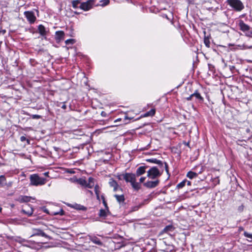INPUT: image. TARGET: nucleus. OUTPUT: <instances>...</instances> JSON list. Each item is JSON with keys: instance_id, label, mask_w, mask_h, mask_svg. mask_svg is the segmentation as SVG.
Instances as JSON below:
<instances>
[{"instance_id": "58", "label": "nucleus", "mask_w": 252, "mask_h": 252, "mask_svg": "<svg viewBox=\"0 0 252 252\" xmlns=\"http://www.w3.org/2000/svg\"><path fill=\"white\" fill-rule=\"evenodd\" d=\"M119 187H113V190L114 191H116L118 189Z\"/></svg>"}, {"instance_id": "50", "label": "nucleus", "mask_w": 252, "mask_h": 252, "mask_svg": "<svg viewBox=\"0 0 252 252\" xmlns=\"http://www.w3.org/2000/svg\"><path fill=\"white\" fill-rule=\"evenodd\" d=\"M101 115L102 117H106L107 115V113L104 111H102L101 113Z\"/></svg>"}, {"instance_id": "32", "label": "nucleus", "mask_w": 252, "mask_h": 252, "mask_svg": "<svg viewBox=\"0 0 252 252\" xmlns=\"http://www.w3.org/2000/svg\"><path fill=\"white\" fill-rule=\"evenodd\" d=\"M64 212L62 209H61L60 210V211H59V212H52L51 213V215H60L61 216H63L64 215Z\"/></svg>"}, {"instance_id": "26", "label": "nucleus", "mask_w": 252, "mask_h": 252, "mask_svg": "<svg viewBox=\"0 0 252 252\" xmlns=\"http://www.w3.org/2000/svg\"><path fill=\"white\" fill-rule=\"evenodd\" d=\"M81 0H73L71 1L72 6L74 8H77L79 7V5L81 4Z\"/></svg>"}, {"instance_id": "35", "label": "nucleus", "mask_w": 252, "mask_h": 252, "mask_svg": "<svg viewBox=\"0 0 252 252\" xmlns=\"http://www.w3.org/2000/svg\"><path fill=\"white\" fill-rule=\"evenodd\" d=\"M186 182L187 181L186 180L183 181L182 182H180L177 185L176 188L177 189L183 188L185 186Z\"/></svg>"}, {"instance_id": "10", "label": "nucleus", "mask_w": 252, "mask_h": 252, "mask_svg": "<svg viewBox=\"0 0 252 252\" xmlns=\"http://www.w3.org/2000/svg\"><path fill=\"white\" fill-rule=\"evenodd\" d=\"M22 209V212L27 215L28 216H31L33 212V209L31 205L30 204H26Z\"/></svg>"}, {"instance_id": "45", "label": "nucleus", "mask_w": 252, "mask_h": 252, "mask_svg": "<svg viewBox=\"0 0 252 252\" xmlns=\"http://www.w3.org/2000/svg\"><path fill=\"white\" fill-rule=\"evenodd\" d=\"M102 203H103L105 209L107 210L108 212H109V208H108V205H107L106 200H103V201H102Z\"/></svg>"}, {"instance_id": "22", "label": "nucleus", "mask_w": 252, "mask_h": 252, "mask_svg": "<svg viewBox=\"0 0 252 252\" xmlns=\"http://www.w3.org/2000/svg\"><path fill=\"white\" fill-rule=\"evenodd\" d=\"M114 196L116 199L117 201L120 203H123L125 200V196L123 194L122 195H118L115 194Z\"/></svg>"}, {"instance_id": "17", "label": "nucleus", "mask_w": 252, "mask_h": 252, "mask_svg": "<svg viewBox=\"0 0 252 252\" xmlns=\"http://www.w3.org/2000/svg\"><path fill=\"white\" fill-rule=\"evenodd\" d=\"M37 29L38 33L40 35L42 36H45L46 35L47 31H46L45 27L43 25H39L38 26Z\"/></svg>"}, {"instance_id": "31", "label": "nucleus", "mask_w": 252, "mask_h": 252, "mask_svg": "<svg viewBox=\"0 0 252 252\" xmlns=\"http://www.w3.org/2000/svg\"><path fill=\"white\" fill-rule=\"evenodd\" d=\"M110 3L109 0H101L99 1V5L102 7L108 5Z\"/></svg>"}, {"instance_id": "40", "label": "nucleus", "mask_w": 252, "mask_h": 252, "mask_svg": "<svg viewBox=\"0 0 252 252\" xmlns=\"http://www.w3.org/2000/svg\"><path fill=\"white\" fill-rule=\"evenodd\" d=\"M244 206L243 204H241L240 206H239L238 207V211L240 213L241 212H242L243 211H244Z\"/></svg>"}, {"instance_id": "18", "label": "nucleus", "mask_w": 252, "mask_h": 252, "mask_svg": "<svg viewBox=\"0 0 252 252\" xmlns=\"http://www.w3.org/2000/svg\"><path fill=\"white\" fill-rule=\"evenodd\" d=\"M90 240L94 244L97 245L98 246H102L103 243L100 240L99 238H98L96 236H91L90 238Z\"/></svg>"}, {"instance_id": "27", "label": "nucleus", "mask_w": 252, "mask_h": 252, "mask_svg": "<svg viewBox=\"0 0 252 252\" xmlns=\"http://www.w3.org/2000/svg\"><path fill=\"white\" fill-rule=\"evenodd\" d=\"M77 182L79 185L87 188V181L86 180L82 178H79L77 180Z\"/></svg>"}, {"instance_id": "20", "label": "nucleus", "mask_w": 252, "mask_h": 252, "mask_svg": "<svg viewBox=\"0 0 252 252\" xmlns=\"http://www.w3.org/2000/svg\"><path fill=\"white\" fill-rule=\"evenodd\" d=\"M109 213H110V212L109 211L108 212L106 209L105 210V209H101L99 210V212L98 213V216L100 218L105 219L107 217V216Z\"/></svg>"}, {"instance_id": "28", "label": "nucleus", "mask_w": 252, "mask_h": 252, "mask_svg": "<svg viewBox=\"0 0 252 252\" xmlns=\"http://www.w3.org/2000/svg\"><path fill=\"white\" fill-rule=\"evenodd\" d=\"M5 185H6V178L4 175H1L0 176V186L3 187Z\"/></svg>"}, {"instance_id": "64", "label": "nucleus", "mask_w": 252, "mask_h": 252, "mask_svg": "<svg viewBox=\"0 0 252 252\" xmlns=\"http://www.w3.org/2000/svg\"><path fill=\"white\" fill-rule=\"evenodd\" d=\"M74 13L76 14H79L80 13L78 12H76V11H75Z\"/></svg>"}, {"instance_id": "36", "label": "nucleus", "mask_w": 252, "mask_h": 252, "mask_svg": "<svg viewBox=\"0 0 252 252\" xmlns=\"http://www.w3.org/2000/svg\"><path fill=\"white\" fill-rule=\"evenodd\" d=\"M244 32L245 33L246 36L252 37V29L251 28H250V30H248L247 31V32Z\"/></svg>"}, {"instance_id": "56", "label": "nucleus", "mask_w": 252, "mask_h": 252, "mask_svg": "<svg viewBox=\"0 0 252 252\" xmlns=\"http://www.w3.org/2000/svg\"><path fill=\"white\" fill-rule=\"evenodd\" d=\"M148 116H149V114H148V112H146V113H145V114L143 115V117H148Z\"/></svg>"}, {"instance_id": "38", "label": "nucleus", "mask_w": 252, "mask_h": 252, "mask_svg": "<svg viewBox=\"0 0 252 252\" xmlns=\"http://www.w3.org/2000/svg\"><path fill=\"white\" fill-rule=\"evenodd\" d=\"M244 235L246 237L250 239H251L250 241H252V234L249 233H248V232H247L246 231H245L244 233Z\"/></svg>"}, {"instance_id": "43", "label": "nucleus", "mask_w": 252, "mask_h": 252, "mask_svg": "<svg viewBox=\"0 0 252 252\" xmlns=\"http://www.w3.org/2000/svg\"><path fill=\"white\" fill-rule=\"evenodd\" d=\"M30 116L33 119H39L41 118V116L40 115H30Z\"/></svg>"}, {"instance_id": "34", "label": "nucleus", "mask_w": 252, "mask_h": 252, "mask_svg": "<svg viewBox=\"0 0 252 252\" xmlns=\"http://www.w3.org/2000/svg\"><path fill=\"white\" fill-rule=\"evenodd\" d=\"M241 49L245 50L248 49H252V45L249 46L246 44H244L242 45L238 46Z\"/></svg>"}, {"instance_id": "47", "label": "nucleus", "mask_w": 252, "mask_h": 252, "mask_svg": "<svg viewBox=\"0 0 252 252\" xmlns=\"http://www.w3.org/2000/svg\"><path fill=\"white\" fill-rule=\"evenodd\" d=\"M130 119H131V118H129V117H127V116H125V124L128 123V122H126V121L127 120H130Z\"/></svg>"}, {"instance_id": "24", "label": "nucleus", "mask_w": 252, "mask_h": 252, "mask_svg": "<svg viewBox=\"0 0 252 252\" xmlns=\"http://www.w3.org/2000/svg\"><path fill=\"white\" fill-rule=\"evenodd\" d=\"M94 186V178L89 177L87 182V188L92 189Z\"/></svg>"}, {"instance_id": "23", "label": "nucleus", "mask_w": 252, "mask_h": 252, "mask_svg": "<svg viewBox=\"0 0 252 252\" xmlns=\"http://www.w3.org/2000/svg\"><path fill=\"white\" fill-rule=\"evenodd\" d=\"M198 174L197 173L192 172L191 171H189V172H188L187 174V177L190 179H192L193 178H196Z\"/></svg>"}, {"instance_id": "19", "label": "nucleus", "mask_w": 252, "mask_h": 252, "mask_svg": "<svg viewBox=\"0 0 252 252\" xmlns=\"http://www.w3.org/2000/svg\"><path fill=\"white\" fill-rule=\"evenodd\" d=\"M70 206L71 208H74L77 210L86 211L87 209V208L86 207H85L82 205L76 204V203H75L74 204L71 205Z\"/></svg>"}, {"instance_id": "2", "label": "nucleus", "mask_w": 252, "mask_h": 252, "mask_svg": "<svg viewBox=\"0 0 252 252\" xmlns=\"http://www.w3.org/2000/svg\"><path fill=\"white\" fill-rule=\"evenodd\" d=\"M227 3L236 11H241L244 8V5L240 0H227Z\"/></svg>"}, {"instance_id": "37", "label": "nucleus", "mask_w": 252, "mask_h": 252, "mask_svg": "<svg viewBox=\"0 0 252 252\" xmlns=\"http://www.w3.org/2000/svg\"><path fill=\"white\" fill-rule=\"evenodd\" d=\"M75 42V40L74 39H67L65 41V43L66 44V45H73V44H74Z\"/></svg>"}, {"instance_id": "6", "label": "nucleus", "mask_w": 252, "mask_h": 252, "mask_svg": "<svg viewBox=\"0 0 252 252\" xmlns=\"http://www.w3.org/2000/svg\"><path fill=\"white\" fill-rule=\"evenodd\" d=\"M7 238L12 241L18 242L25 246H28L29 241L19 236H7Z\"/></svg>"}, {"instance_id": "5", "label": "nucleus", "mask_w": 252, "mask_h": 252, "mask_svg": "<svg viewBox=\"0 0 252 252\" xmlns=\"http://www.w3.org/2000/svg\"><path fill=\"white\" fill-rule=\"evenodd\" d=\"M24 14L30 24H33L36 20L34 13L32 11H25Z\"/></svg>"}, {"instance_id": "9", "label": "nucleus", "mask_w": 252, "mask_h": 252, "mask_svg": "<svg viewBox=\"0 0 252 252\" xmlns=\"http://www.w3.org/2000/svg\"><path fill=\"white\" fill-rule=\"evenodd\" d=\"M193 97H194L195 102L198 103H202L204 101V98L201 95L197 90H196L193 93Z\"/></svg>"}, {"instance_id": "8", "label": "nucleus", "mask_w": 252, "mask_h": 252, "mask_svg": "<svg viewBox=\"0 0 252 252\" xmlns=\"http://www.w3.org/2000/svg\"><path fill=\"white\" fill-rule=\"evenodd\" d=\"M159 181L156 180L155 181H149L144 183V186L147 188L152 189L158 186L159 184Z\"/></svg>"}, {"instance_id": "16", "label": "nucleus", "mask_w": 252, "mask_h": 252, "mask_svg": "<svg viewBox=\"0 0 252 252\" xmlns=\"http://www.w3.org/2000/svg\"><path fill=\"white\" fill-rule=\"evenodd\" d=\"M34 199L31 196H28L26 195H21L18 199V201L20 203L29 202L31 201V199Z\"/></svg>"}, {"instance_id": "59", "label": "nucleus", "mask_w": 252, "mask_h": 252, "mask_svg": "<svg viewBox=\"0 0 252 252\" xmlns=\"http://www.w3.org/2000/svg\"><path fill=\"white\" fill-rule=\"evenodd\" d=\"M121 121V118H119V119H117V120H116L114 122L116 123V122H119V121Z\"/></svg>"}, {"instance_id": "4", "label": "nucleus", "mask_w": 252, "mask_h": 252, "mask_svg": "<svg viewBox=\"0 0 252 252\" xmlns=\"http://www.w3.org/2000/svg\"><path fill=\"white\" fill-rule=\"evenodd\" d=\"M94 3V0H88L85 2H81L79 8L84 11H88L93 7Z\"/></svg>"}, {"instance_id": "55", "label": "nucleus", "mask_w": 252, "mask_h": 252, "mask_svg": "<svg viewBox=\"0 0 252 252\" xmlns=\"http://www.w3.org/2000/svg\"><path fill=\"white\" fill-rule=\"evenodd\" d=\"M101 198L102 201H103V200H105V197H104V195H101Z\"/></svg>"}, {"instance_id": "51", "label": "nucleus", "mask_w": 252, "mask_h": 252, "mask_svg": "<svg viewBox=\"0 0 252 252\" xmlns=\"http://www.w3.org/2000/svg\"><path fill=\"white\" fill-rule=\"evenodd\" d=\"M20 140H21V141L24 142V141H25V140H27V138H26V137H25L24 136H21L20 137Z\"/></svg>"}, {"instance_id": "49", "label": "nucleus", "mask_w": 252, "mask_h": 252, "mask_svg": "<svg viewBox=\"0 0 252 252\" xmlns=\"http://www.w3.org/2000/svg\"><path fill=\"white\" fill-rule=\"evenodd\" d=\"M208 67L210 70L212 71L214 68V66L211 64H208Z\"/></svg>"}, {"instance_id": "3", "label": "nucleus", "mask_w": 252, "mask_h": 252, "mask_svg": "<svg viewBox=\"0 0 252 252\" xmlns=\"http://www.w3.org/2000/svg\"><path fill=\"white\" fill-rule=\"evenodd\" d=\"M160 169L161 171V172L157 166H153L151 167L147 171V177L152 179H155L156 178L159 177L163 172V168Z\"/></svg>"}, {"instance_id": "61", "label": "nucleus", "mask_w": 252, "mask_h": 252, "mask_svg": "<svg viewBox=\"0 0 252 252\" xmlns=\"http://www.w3.org/2000/svg\"><path fill=\"white\" fill-rule=\"evenodd\" d=\"M187 184L188 186H190L191 185V182L190 181H188Z\"/></svg>"}, {"instance_id": "62", "label": "nucleus", "mask_w": 252, "mask_h": 252, "mask_svg": "<svg viewBox=\"0 0 252 252\" xmlns=\"http://www.w3.org/2000/svg\"><path fill=\"white\" fill-rule=\"evenodd\" d=\"M246 131H247V132H249L250 131V129L249 128H247L246 129Z\"/></svg>"}, {"instance_id": "11", "label": "nucleus", "mask_w": 252, "mask_h": 252, "mask_svg": "<svg viewBox=\"0 0 252 252\" xmlns=\"http://www.w3.org/2000/svg\"><path fill=\"white\" fill-rule=\"evenodd\" d=\"M175 229V227L173 225L170 224L166 226L160 232L159 235L162 234L164 233H167L168 234L171 235L170 233L172 232Z\"/></svg>"}, {"instance_id": "1", "label": "nucleus", "mask_w": 252, "mask_h": 252, "mask_svg": "<svg viewBox=\"0 0 252 252\" xmlns=\"http://www.w3.org/2000/svg\"><path fill=\"white\" fill-rule=\"evenodd\" d=\"M30 184L32 186L43 185L46 183V179L40 177L37 174H34L31 175L30 177Z\"/></svg>"}, {"instance_id": "44", "label": "nucleus", "mask_w": 252, "mask_h": 252, "mask_svg": "<svg viewBox=\"0 0 252 252\" xmlns=\"http://www.w3.org/2000/svg\"><path fill=\"white\" fill-rule=\"evenodd\" d=\"M123 176H124V173L123 174H118L117 175V177L118 178V179L119 180H124L123 179Z\"/></svg>"}, {"instance_id": "12", "label": "nucleus", "mask_w": 252, "mask_h": 252, "mask_svg": "<svg viewBox=\"0 0 252 252\" xmlns=\"http://www.w3.org/2000/svg\"><path fill=\"white\" fill-rule=\"evenodd\" d=\"M148 167V166L144 165L143 166H141L139 167L136 171V173L135 174L136 176H140L143 174H144L146 172V169Z\"/></svg>"}, {"instance_id": "46", "label": "nucleus", "mask_w": 252, "mask_h": 252, "mask_svg": "<svg viewBox=\"0 0 252 252\" xmlns=\"http://www.w3.org/2000/svg\"><path fill=\"white\" fill-rule=\"evenodd\" d=\"M193 94L190 95L189 97L186 98V99L188 101L191 100L193 99Z\"/></svg>"}, {"instance_id": "14", "label": "nucleus", "mask_w": 252, "mask_h": 252, "mask_svg": "<svg viewBox=\"0 0 252 252\" xmlns=\"http://www.w3.org/2000/svg\"><path fill=\"white\" fill-rule=\"evenodd\" d=\"M238 26L240 30L243 32H247V31L250 30V28H251L249 25L245 24L242 20L239 21Z\"/></svg>"}, {"instance_id": "30", "label": "nucleus", "mask_w": 252, "mask_h": 252, "mask_svg": "<svg viewBox=\"0 0 252 252\" xmlns=\"http://www.w3.org/2000/svg\"><path fill=\"white\" fill-rule=\"evenodd\" d=\"M204 43L207 47H208V48L210 47V42L209 36H206V35L204 36Z\"/></svg>"}, {"instance_id": "41", "label": "nucleus", "mask_w": 252, "mask_h": 252, "mask_svg": "<svg viewBox=\"0 0 252 252\" xmlns=\"http://www.w3.org/2000/svg\"><path fill=\"white\" fill-rule=\"evenodd\" d=\"M163 165H164V166H163V168L164 167L166 173L168 174H169V170H168V164L166 162H163Z\"/></svg>"}, {"instance_id": "54", "label": "nucleus", "mask_w": 252, "mask_h": 252, "mask_svg": "<svg viewBox=\"0 0 252 252\" xmlns=\"http://www.w3.org/2000/svg\"><path fill=\"white\" fill-rule=\"evenodd\" d=\"M12 182H9L8 184H6V186L7 187H10L12 185Z\"/></svg>"}, {"instance_id": "21", "label": "nucleus", "mask_w": 252, "mask_h": 252, "mask_svg": "<svg viewBox=\"0 0 252 252\" xmlns=\"http://www.w3.org/2000/svg\"><path fill=\"white\" fill-rule=\"evenodd\" d=\"M131 185L133 189L136 191L139 190L141 188V185L139 183L136 182V179L131 183Z\"/></svg>"}, {"instance_id": "33", "label": "nucleus", "mask_w": 252, "mask_h": 252, "mask_svg": "<svg viewBox=\"0 0 252 252\" xmlns=\"http://www.w3.org/2000/svg\"><path fill=\"white\" fill-rule=\"evenodd\" d=\"M146 200H145L143 203L140 204L139 205L133 206L131 209L132 211H137L140 207L144 205V202Z\"/></svg>"}, {"instance_id": "13", "label": "nucleus", "mask_w": 252, "mask_h": 252, "mask_svg": "<svg viewBox=\"0 0 252 252\" xmlns=\"http://www.w3.org/2000/svg\"><path fill=\"white\" fill-rule=\"evenodd\" d=\"M64 32L62 31H57L55 32V40L57 42L64 39Z\"/></svg>"}, {"instance_id": "53", "label": "nucleus", "mask_w": 252, "mask_h": 252, "mask_svg": "<svg viewBox=\"0 0 252 252\" xmlns=\"http://www.w3.org/2000/svg\"><path fill=\"white\" fill-rule=\"evenodd\" d=\"M97 200H100L99 193L95 194Z\"/></svg>"}, {"instance_id": "39", "label": "nucleus", "mask_w": 252, "mask_h": 252, "mask_svg": "<svg viewBox=\"0 0 252 252\" xmlns=\"http://www.w3.org/2000/svg\"><path fill=\"white\" fill-rule=\"evenodd\" d=\"M149 116H153L156 113L155 109H152L149 111L148 112Z\"/></svg>"}, {"instance_id": "15", "label": "nucleus", "mask_w": 252, "mask_h": 252, "mask_svg": "<svg viewBox=\"0 0 252 252\" xmlns=\"http://www.w3.org/2000/svg\"><path fill=\"white\" fill-rule=\"evenodd\" d=\"M146 161L149 162L157 164L158 165L159 168H162L163 167V163L162 161L158 160L157 158H148L146 159Z\"/></svg>"}, {"instance_id": "60", "label": "nucleus", "mask_w": 252, "mask_h": 252, "mask_svg": "<svg viewBox=\"0 0 252 252\" xmlns=\"http://www.w3.org/2000/svg\"><path fill=\"white\" fill-rule=\"evenodd\" d=\"M185 145H187V146L189 147V142L185 143Z\"/></svg>"}, {"instance_id": "48", "label": "nucleus", "mask_w": 252, "mask_h": 252, "mask_svg": "<svg viewBox=\"0 0 252 252\" xmlns=\"http://www.w3.org/2000/svg\"><path fill=\"white\" fill-rule=\"evenodd\" d=\"M146 179V177H142L140 178L139 181L140 183H143Z\"/></svg>"}, {"instance_id": "25", "label": "nucleus", "mask_w": 252, "mask_h": 252, "mask_svg": "<svg viewBox=\"0 0 252 252\" xmlns=\"http://www.w3.org/2000/svg\"><path fill=\"white\" fill-rule=\"evenodd\" d=\"M33 235H38L42 237H47V235L41 230L36 229L35 230L34 233Z\"/></svg>"}, {"instance_id": "29", "label": "nucleus", "mask_w": 252, "mask_h": 252, "mask_svg": "<svg viewBox=\"0 0 252 252\" xmlns=\"http://www.w3.org/2000/svg\"><path fill=\"white\" fill-rule=\"evenodd\" d=\"M109 184L111 187H119L117 182L113 179H111L109 182Z\"/></svg>"}, {"instance_id": "57", "label": "nucleus", "mask_w": 252, "mask_h": 252, "mask_svg": "<svg viewBox=\"0 0 252 252\" xmlns=\"http://www.w3.org/2000/svg\"><path fill=\"white\" fill-rule=\"evenodd\" d=\"M43 211L44 212L46 213L47 214H49L48 210L47 209H46V208L43 209Z\"/></svg>"}, {"instance_id": "7", "label": "nucleus", "mask_w": 252, "mask_h": 252, "mask_svg": "<svg viewBox=\"0 0 252 252\" xmlns=\"http://www.w3.org/2000/svg\"><path fill=\"white\" fill-rule=\"evenodd\" d=\"M136 175L134 173H124L123 176V179L125 180L126 183H130V184L136 179Z\"/></svg>"}, {"instance_id": "42", "label": "nucleus", "mask_w": 252, "mask_h": 252, "mask_svg": "<svg viewBox=\"0 0 252 252\" xmlns=\"http://www.w3.org/2000/svg\"><path fill=\"white\" fill-rule=\"evenodd\" d=\"M94 192L95 194L99 193V187L98 185L94 186Z\"/></svg>"}, {"instance_id": "63", "label": "nucleus", "mask_w": 252, "mask_h": 252, "mask_svg": "<svg viewBox=\"0 0 252 252\" xmlns=\"http://www.w3.org/2000/svg\"><path fill=\"white\" fill-rule=\"evenodd\" d=\"M48 172H45V173H44V175H45V176H48Z\"/></svg>"}, {"instance_id": "52", "label": "nucleus", "mask_w": 252, "mask_h": 252, "mask_svg": "<svg viewBox=\"0 0 252 252\" xmlns=\"http://www.w3.org/2000/svg\"><path fill=\"white\" fill-rule=\"evenodd\" d=\"M61 108L63 109H65L66 108V106L65 104V102L63 103V105L61 106Z\"/></svg>"}]
</instances>
